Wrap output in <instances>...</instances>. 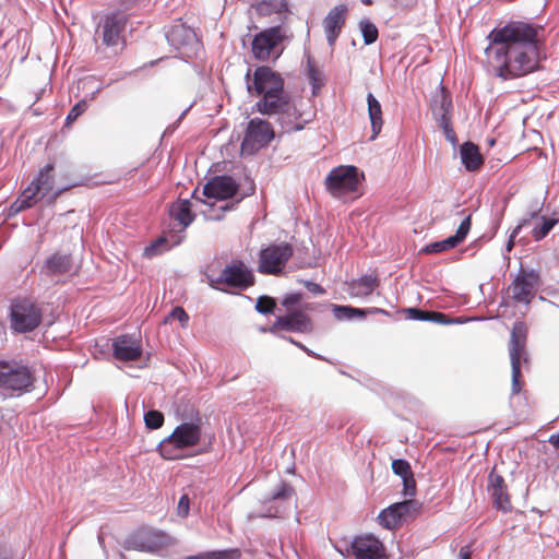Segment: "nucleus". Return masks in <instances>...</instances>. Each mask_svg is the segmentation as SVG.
I'll return each instance as SVG.
<instances>
[{"mask_svg": "<svg viewBox=\"0 0 559 559\" xmlns=\"http://www.w3.org/2000/svg\"><path fill=\"white\" fill-rule=\"evenodd\" d=\"M247 91L259 97L253 110L264 116H276L284 132H297L312 121L314 114L302 109V100L292 97L284 88L283 76L270 67H257L246 75Z\"/></svg>", "mask_w": 559, "mask_h": 559, "instance_id": "nucleus-1", "label": "nucleus"}, {"mask_svg": "<svg viewBox=\"0 0 559 559\" xmlns=\"http://www.w3.org/2000/svg\"><path fill=\"white\" fill-rule=\"evenodd\" d=\"M485 55L496 74L510 80L524 75V22H510L487 35Z\"/></svg>", "mask_w": 559, "mask_h": 559, "instance_id": "nucleus-2", "label": "nucleus"}, {"mask_svg": "<svg viewBox=\"0 0 559 559\" xmlns=\"http://www.w3.org/2000/svg\"><path fill=\"white\" fill-rule=\"evenodd\" d=\"M205 277L211 288L222 293L229 289L246 290L254 285V275L242 260H233L221 272L215 262L207 265Z\"/></svg>", "mask_w": 559, "mask_h": 559, "instance_id": "nucleus-3", "label": "nucleus"}, {"mask_svg": "<svg viewBox=\"0 0 559 559\" xmlns=\"http://www.w3.org/2000/svg\"><path fill=\"white\" fill-rule=\"evenodd\" d=\"M201 425L202 419L199 413L191 416L189 421L181 423L174 431L164 438L157 450L159 454L166 460L181 459V451L187 448L197 445L201 440Z\"/></svg>", "mask_w": 559, "mask_h": 559, "instance_id": "nucleus-4", "label": "nucleus"}, {"mask_svg": "<svg viewBox=\"0 0 559 559\" xmlns=\"http://www.w3.org/2000/svg\"><path fill=\"white\" fill-rule=\"evenodd\" d=\"M31 369L16 360H0V393L3 396H20L33 389Z\"/></svg>", "mask_w": 559, "mask_h": 559, "instance_id": "nucleus-5", "label": "nucleus"}, {"mask_svg": "<svg viewBox=\"0 0 559 559\" xmlns=\"http://www.w3.org/2000/svg\"><path fill=\"white\" fill-rule=\"evenodd\" d=\"M43 312L39 306L27 298H17L10 306V325L16 333L34 331L41 323Z\"/></svg>", "mask_w": 559, "mask_h": 559, "instance_id": "nucleus-6", "label": "nucleus"}, {"mask_svg": "<svg viewBox=\"0 0 559 559\" xmlns=\"http://www.w3.org/2000/svg\"><path fill=\"white\" fill-rule=\"evenodd\" d=\"M293 247L287 242L272 243L260 250L258 272L261 274H280L293 255Z\"/></svg>", "mask_w": 559, "mask_h": 559, "instance_id": "nucleus-7", "label": "nucleus"}, {"mask_svg": "<svg viewBox=\"0 0 559 559\" xmlns=\"http://www.w3.org/2000/svg\"><path fill=\"white\" fill-rule=\"evenodd\" d=\"M358 185V168L353 165L335 167L325 178L326 189L333 197H341L344 193L356 191Z\"/></svg>", "mask_w": 559, "mask_h": 559, "instance_id": "nucleus-8", "label": "nucleus"}, {"mask_svg": "<svg viewBox=\"0 0 559 559\" xmlns=\"http://www.w3.org/2000/svg\"><path fill=\"white\" fill-rule=\"evenodd\" d=\"M546 38L543 26L526 24V74L540 69L539 62L546 59Z\"/></svg>", "mask_w": 559, "mask_h": 559, "instance_id": "nucleus-9", "label": "nucleus"}, {"mask_svg": "<svg viewBox=\"0 0 559 559\" xmlns=\"http://www.w3.org/2000/svg\"><path fill=\"white\" fill-rule=\"evenodd\" d=\"M127 544L130 549L155 554L164 550L173 540L163 531L142 528L130 536Z\"/></svg>", "mask_w": 559, "mask_h": 559, "instance_id": "nucleus-10", "label": "nucleus"}, {"mask_svg": "<svg viewBox=\"0 0 559 559\" xmlns=\"http://www.w3.org/2000/svg\"><path fill=\"white\" fill-rule=\"evenodd\" d=\"M165 37L175 50L186 56L195 53L200 47V41L194 29L186 25L181 20L175 21L174 24L167 28Z\"/></svg>", "mask_w": 559, "mask_h": 559, "instance_id": "nucleus-11", "label": "nucleus"}, {"mask_svg": "<svg viewBox=\"0 0 559 559\" xmlns=\"http://www.w3.org/2000/svg\"><path fill=\"white\" fill-rule=\"evenodd\" d=\"M274 139V130L271 123L261 118H252L241 143V150L249 154L266 146Z\"/></svg>", "mask_w": 559, "mask_h": 559, "instance_id": "nucleus-12", "label": "nucleus"}, {"mask_svg": "<svg viewBox=\"0 0 559 559\" xmlns=\"http://www.w3.org/2000/svg\"><path fill=\"white\" fill-rule=\"evenodd\" d=\"M284 38L283 29L280 25L269 27L254 35L252 39V53L255 59L266 60L274 56L280 57L277 46Z\"/></svg>", "mask_w": 559, "mask_h": 559, "instance_id": "nucleus-13", "label": "nucleus"}, {"mask_svg": "<svg viewBox=\"0 0 559 559\" xmlns=\"http://www.w3.org/2000/svg\"><path fill=\"white\" fill-rule=\"evenodd\" d=\"M524 350V323L516 321L511 330L509 354L512 369V394L520 393L521 379V354Z\"/></svg>", "mask_w": 559, "mask_h": 559, "instance_id": "nucleus-14", "label": "nucleus"}, {"mask_svg": "<svg viewBox=\"0 0 559 559\" xmlns=\"http://www.w3.org/2000/svg\"><path fill=\"white\" fill-rule=\"evenodd\" d=\"M127 21L128 14L122 13L120 10L107 14L98 29L102 43L107 47H118L120 44H123L121 34L124 31Z\"/></svg>", "mask_w": 559, "mask_h": 559, "instance_id": "nucleus-15", "label": "nucleus"}, {"mask_svg": "<svg viewBox=\"0 0 559 559\" xmlns=\"http://www.w3.org/2000/svg\"><path fill=\"white\" fill-rule=\"evenodd\" d=\"M355 559H385L382 542L373 535L357 536L350 543Z\"/></svg>", "mask_w": 559, "mask_h": 559, "instance_id": "nucleus-16", "label": "nucleus"}, {"mask_svg": "<svg viewBox=\"0 0 559 559\" xmlns=\"http://www.w3.org/2000/svg\"><path fill=\"white\" fill-rule=\"evenodd\" d=\"M278 331L308 333L312 331V322L305 312L299 310L292 311L285 316L277 317L270 328L271 333H277Z\"/></svg>", "mask_w": 559, "mask_h": 559, "instance_id": "nucleus-17", "label": "nucleus"}, {"mask_svg": "<svg viewBox=\"0 0 559 559\" xmlns=\"http://www.w3.org/2000/svg\"><path fill=\"white\" fill-rule=\"evenodd\" d=\"M417 506V501L412 499L395 502L379 513V523L386 530H394L411 512L416 510Z\"/></svg>", "mask_w": 559, "mask_h": 559, "instance_id": "nucleus-18", "label": "nucleus"}, {"mask_svg": "<svg viewBox=\"0 0 559 559\" xmlns=\"http://www.w3.org/2000/svg\"><path fill=\"white\" fill-rule=\"evenodd\" d=\"M238 185L235 179L227 175L213 177L204 187L203 195L218 200H225L236 194Z\"/></svg>", "mask_w": 559, "mask_h": 559, "instance_id": "nucleus-19", "label": "nucleus"}, {"mask_svg": "<svg viewBox=\"0 0 559 559\" xmlns=\"http://www.w3.org/2000/svg\"><path fill=\"white\" fill-rule=\"evenodd\" d=\"M471 229V215L466 216L460 224L455 235L443 240L428 243L423 248L424 253H439L455 248L467 236Z\"/></svg>", "mask_w": 559, "mask_h": 559, "instance_id": "nucleus-20", "label": "nucleus"}, {"mask_svg": "<svg viewBox=\"0 0 559 559\" xmlns=\"http://www.w3.org/2000/svg\"><path fill=\"white\" fill-rule=\"evenodd\" d=\"M114 356L118 360H135L142 355V347L138 340L130 335H120L112 341Z\"/></svg>", "mask_w": 559, "mask_h": 559, "instance_id": "nucleus-21", "label": "nucleus"}, {"mask_svg": "<svg viewBox=\"0 0 559 559\" xmlns=\"http://www.w3.org/2000/svg\"><path fill=\"white\" fill-rule=\"evenodd\" d=\"M347 8L344 4L334 7L323 21L326 40L333 46L338 37L341 29L345 23Z\"/></svg>", "mask_w": 559, "mask_h": 559, "instance_id": "nucleus-22", "label": "nucleus"}, {"mask_svg": "<svg viewBox=\"0 0 559 559\" xmlns=\"http://www.w3.org/2000/svg\"><path fill=\"white\" fill-rule=\"evenodd\" d=\"M487 491L497 509L508 511L511 508L502 476L491 472L488 476Z\"/></svg>", "mask_w": 559, "mask_h": 559, "instance_id": "nucleus-23", "label": "nucleus"}, {"mask_svg": "<svg viewBox=\"0 0 559 559\" xmlns=\"http://www.w3.org/2000/svg\"><path fill=\"white\" fill-rule=\"evenodd\" d=\"M72 270V258L67 253H53L46 259L41 272L47 276L63 275Z\"/></svg>", "mask_w": 559, "mask_h": 559, "instance_id": "nucleus-24", "label": "nucleus"}, {"mask_svg": "<svg viewBox=\"0 0 559 559\" xmlns=\"http://www.w3.org/2000/svg\"><path fill=\"white\" fill-rule=\"evenodd\" d=\"M379 286L376 275L368 274L353 280L348 285V292L354 297H367Z\"/></svg>", "mask_w": 559, "mask_h": 559, "instance_id": "nucleus-25", "label": "nucleus"}, {"mask_svg": "<svg viewBox=\"0 0 559 559\" xmlns=\"http://www.w3.org/2000/svg\"><path fill=\"white\" fill-rule=\"evenodd\" d=\"M461 162L468 171L476 170L483 164L479 148L472 142H465L460 147Z\"/></svg>", "mask_w": 559, "mask_h": 559, "instance_id": "nucleus-26", "label": "nucleus"}, {"mask_svg": "<svg viewBox=\"0 0 559 559\" xmlns=\"http://www.w3.org/2000/svg\"><path fill=\"white\" fill-rule=\"evenodd\" d=\"M53 165L47 164L39 170L37 177L31 182V186L44 198L53 189Z\"/></svg>", "mask_w": 559, "mask_h": 559, "instance_id": "nucleus-27", "label": "nucleus"}, {"mask_svg": "<svg viewBox=\"0 0 559 559\" xmlns=\"http://www.w3.org/2000/svg\"><path fill=\"white\" fill-rule=\"evenodd\" d=\"M170 216L177 221L183 228H187L194 219L191 212V202L189 199L178 200L169 209Z\"/></svg>", "mask_w": 559, "mask_h": 559, "instance_id": "nucleus-28", "label": "nucleus"}, {"mask_svg": "<svg viewBox=\"0 0 559 559\" xmlns=\"http://www.w3.org/2000/svg\"><path fill=\"white\" fill-rule=\"evenodd\" d=\"M367 105L372 131L371 140H374L383 126L381 104L372 93H368Z\"/></svg>", "mask_w": 559, "mask_h": 559, "instance_id": "nucleus-29", "label": "nucleus"}, {"mask_svg": "<svg viewBox=\"0 0 559 559\" xmlns=\"http://www.w3.org/2000/svg\"><path fill=\"white\" fill-rule=\"evenodd\" d=\"M556 218H548L545 216H536L532 215L530 221L526 219V225H533L531 234L536 241L546 237V235L552 229V227L557 224Z\"/></svg>", "mask_w": 559, "mask_h": 559, "instance_id": "nucleus-30", "label": "nucleus"}, {"mask_svg": "<svg viewBox=\"0 0 559 559\" xmlns=\"http://www.w3.org/2000/svg\"><path fill=\"white\" fill-rule=\"evenodd\" d=\"M431 110L433 118L442 116V114H450L452 110V99L450 94L444 90L443 86L436 93L431 104Z\"/></svg>", "mask_w": 559, "mask_h": 559, "instance_id": "nucleus-31", "label": "nucleus"}, {"mask_svg": "<svg viewBox=\"0 0 559 559\" xmlns=\"http://www.w3.org/2000/svg\"><path fill=\"white\" fill-rule=\"evenodd\" d=\"M294 495H295L294 488L290 485H288L287 483L282 481L275 490L270 492L263 499V503L266 506V504H270L275 501H287V500H290Z\"/></svg>", "mask_w": 559, "mask_h": 559, "instance_id": "nucleus-32", "label": "nucleus"}, {"mask_svg": "<svg viewBox=\"0 0 559 559\" xmlns=\"http://www.w3.org/2000/svg\"><path fill=\"white\" fill-rule=\"evenodd\" d=\"M333 314L337 320L364 319L366 310L350 306L334 305Z\"/></svg>", "mask_w": 559, "mask_h": 559, "instance_id": "nucleus-33", "label": "nucleus"}, {"mask_svg": "<svg viewBox=\"0 0 559 559\" xmlns=\"http://www.w3.org/2000/svg\"><path fill=\"white\" fill-rule=\"evenodd\" d=\"M508 295L518 302L524 301V270L522 262H520V271L513 283L508 287Z\"/></svg>", "mask_w": 559, "mask_h": 559, "instance_id": "nucleus-34", "label": "nucleus"}, {"mask_svg": "<svg viewBox=\"0 0 559 559\" xmlns=\"http://www.w3.org/2000/svg\"><path fill=\"white\" fill-rule=\"evenodd\" d=\"M359 27L361 31V35L364 38L365 45H371L378 39V28L377 26L368 20H362L359 22Z\"/></svg>", "mask_w": 559, "mask_h": 559, "instance_id": "nucleus-35", "label": "nucleus"}, {"mask_svg": "<svg viewBox=\"0 0 559 559\" xmlns=\"http://www.w3.org/2000/svg\"><path fill=\"white\" fill-rule=\"evenodd\" d=\"M144 423L148 429H158L164 424V415L159 411L151 409L144 414Z\"/></svg>", "mask_w": 559, "mask_h": 559, "instance_id": "nucleus-36", "label": "nucleus"}, {"mask_svg": "<svg viewBox=\"0 0 559 559\" xmlns=\"http://www.w3.org/2000/svg\"><path fill=\"white\" fill-rule=\"evenodd\" d=\"M276 302L274 298L269 296H260L255 304V310L261 314L272 313Z\"/></svg>", "mask_w": 559, "mask_h": 559, "instance_id": "nucleus-37", "label": "nucleus"}, {"mask_svg": "<svg viewBox=\"0 0 559 559\" xmlns=\"http://www.w3.org/2000/svg\"><path fill=\"white\" fill-rule=\"evenodd\" d=\"M392 471L395 475L401 478L407 477L412 475V469L409 463L404 459H395L392 461Z\"/></svg>", "mask_w": 559, "mask_h": 559, "instance_id": "nucleus-38", "label": "nucleus"}, {"mask_svg": "<svg viewBox=\"0 0 559 559\" xmlns=\"http://www.w3.org/2000/svg\"><path fill=\"white\" fill-rule=\"evenodd\" d=\"M427 322H433V323H438V324H442V325H450V324L463 323L464 320H462L460 318L450 319L441 312L430 311Z\"/></svg>", "mask_w": 559, "mask_h": 559, "instance_id": "nucleus-39", "label": "nucleus"}, {"mask_svg": "<svg viewBox=\"0 0 559 559\" xmlns=\"http://www.w3.org/2000/svg\"><path fill=\"white\" fill-rule=\"evenodd\" d=\"M87 100L86 99H82L80 102H78L72 108L71 110L69 111L67 118H66V123L67 124H71L73 121H75L82 114H84L87 109Z\"/></svg>", "mask_w": 559, "mask_h": 559, "instance_id": "nucleus-40", "label": "nucleus"}, {"mask_svg": "<svg viewBox=\"0 0 559 559\" xmlns=\"http://www.w3.org/2000/svg\"><path fill=\"white\" fill-rule=\"evenodd\" d=\"M144 2L145 0H119L118 10L129 15L131 12L144 7Z\"/></svg>", "mask_w": 559, "mask_h": 559, "instance_id": "nucleus-41", "label": "nucleus"}, {"mask_svg": "<svg viewBox=\"0 0 559 559\" xmlns=\"http://www.w3.org/2000/svg\"><path fill=\"white\" fill-rule=\"evenodd\" d=\"M307 68H308L307 74H308L309 81L312 85V88L313 90L319 88L322 85V83L320 82V73L316 69L313 63L311 62V59L309 56L307 57Z\"/></svg>", "mask_w": 559, "mask_h": 559, "instance_id": "nucleus-42", "label": "nucleus"}, {"mask_svg": "<svg viewBox=\"0 0 559 559\" xmlns=\"http://www.w3.org/2000/svg\"><path fill=\"white\" fill-rule=\"evenodd\" d=\"M169 317L178 320L182 328H187L189 323V316L182 307H175L170 312Z\"/></svg>", "mask_w": 559, "mask_h": 559, "instance_id": "nucleus-43", "label": "nucleus"}, {"mask_svg": "<svg viewBox=\"0 0 559 559\" xmlns=\"http://www.w3.org/2000/svg\"><path fill=\"white\" fill-rule=\"evenodd\" d=\"M264 9H267L270 12H276V13H286L288 12V5L284 1H278L275 3H267L263 2L260 7L261 11H264Z\"/></svg>", "mask_w": 559, "mask_h": 559, "instance_id": "nucleus-44", "label": "nucleus"}, {"mask_svg": "<svg viewBox=\"0 0 559 559\" xmlns=\"http://www.w3.org/2000/svg\"><path fill=\"white\" fill-rule=\"evenodd\" d=\"M403 480V495L404 496H414L416 492V481L414 479V475H408L407 477L402 478Z\"/></svg>", "mask_w": 559, "mask_h": 559, "instance_id": "nucleus-45", "label": "nucleus"}, {"mask_svg": "<svg viewBox=\"0 0 559 559\" xmlns=\"http://www.w3.org/2000/svg\"><path fill=\"white\" fill-rule=\"evenodd\" d=\"M39 194L33 186H28L24 189L19 198L24 201V203H29V207H32L36 202V195Z\"/></svg>", "mask_w": 559, "mask_h": 559, "instance_id": "nucleus-46", "label": "nucleus"}, {"mask_svg": "<svg viewBox=\"0 0 559 559\" xmlns=\"http://www.w3.org/2000/svg\"><path fill=\"white\" fill-rule=\"evenodd\" d=\"M408 318L417 321H428L430 311H423L418 308H407Z\"/></svg>", "mask_w": 559, "mask_h": 559, "instance_id": "nucleus-47", "label": "nucleus"}, {"mask_svg": "<svg viewBox=\"0 0 559 559\" xmlns=\"http://www.w3.org/2000/svg\"><path fill=\"white\" fill-rule=\"evenodd\" d=\"M301 297L302 295L300 293H292V294H288L286 295L283 300H282V305L289 309L296 305H298L301 300Z\"/></svg>", "mask_w": 559, "mask_h": 559, "instance_id": "nucleus-48", "label": "nucleus"}, {"mask_svg": "<svg viewBox=\"0 0 559 559\" xmlns=\"http://www.w3.org/2000/svg\"><path fill=\"white\" fill-rule=\"evenodd\" d=\"M26 209H29V203H24L21 198H17L10 206L9 209V215H15L20 213L21 211H24Z\"/></svg>", "mask_w": 559, "mask_h": 559, "instance_id": "nucleus-49", "label": "nucleus"}, {"mask_svg": "<svg viewBox=\"0 0 559 559\" xmlns=\"http://www.w3.org/2000/svg\"><path fill=\"white\" fill-rule=\"evenodd\" d=\"M26 209H29V203H24L21 198H17L10 206L9 209V215H15L20 213L21 211H24Z\"/></svg>", "mask_w": 559, "mask_h": 559, "instance_id": "nucleus-50", "label": "nucleus"}, {"mask_svg": "<svg viewBox=\"0 0 559 559\" xmlns=\"http://www.w3.org/2000/svg\"><path fill=\"white\" fill-rule=\"evenodd\" d=\"M162 245H166V239L163 238V237H159L151 246L145 248V252H144L145 255H147V257L156 255L159 252L158 251V247L162 246Z\"/></svg>", "mask_w": 559, "mask_h": 559, "instance_id": "nucleus-51", "label": "nucleus"}, {"mask_svg": "<svg viewBox=\"0 0 559 559\" xmlns=\"http://www.w3.org/2000/svg\"><path fill=\"white\" fill-rule=\"evenodd\" d=\"M189 513V497L183 495L180 497L178 502V514L180 516H187Z\"/></svg>", "mask_w": 559, "mask_h": 559, "instance_id": "nucleus-52", "label": "nucleus"}, {"mask_svg": "<svg viewBox=\"0 0 559 559\" xmlns=\"http://www.w3.org/2000/svg\"><path fill=\"white\" fill-rule=\"evenodd\" d=\"M435 120L437 121L438 126L444 130L449 127L452 126L451 123V112L450 114H442V116H438L435 118Z\"/></svg>", "mask_w": 559, "mask_h": 559, "instance_id": "nucleus-53", "label": "nucleus"}, {"mask_svg": "<svg viewBox=\"0 0 559 559\" xmlns=\"http://www.w3.org/2000/svg\"><path fill=\"white\" fill-rule=\"evenodd\" d=\"M304 284H305L306 288L314 295H322L325 292L321 285H319L314 282L305 281Z\"/></svg>", "mask_w": 559, "mask_h": 559, "instance_id": "nucleus-54", "label": "nucleus"}, {"mask_svg": "<svg viewBox=\"0 0 559 559\" xmlns=\"http://www.w3.org/2000/svg\"><path fill=\"white\" fill-rule=\"evenodd\" d=\"M521 228H522V223H520V224L514 228V230L512 231V234L510 235L509 240H508V242H507V245H506V250H507V251H511V250H512V248H513V246H514V242H515L514 238H515V236L519 234V231L521 230Z\"/></svg>", "mask_w": 559, "mask_h": 559, "instance_id": "nucleus-55", "label": "nucleus"}, {"mask_svg": "<svg viewBox=\"0 0 559 559\" xmlns=\"http://www.w3.org/2000/svg\"><path fill=\"white\" fill-rule=\"evenodd\" d=\"M283 513H284V509L281 508L280 506H276V507H270L266 510V513L264 515L270 516V518H275V516H281Z\"/></svg>", "mask_w": 559, "mask_h": 559, "instance_id": "nucleus-56", "label": "nucleus"}, {"mask_svg": "<svg viewBox=\"0 0 559 559\" xmlns=\"http://www.w3.org/2000/svg\"><path fill=\"white\" fill-rule=\"evenodd\" d=\"M443 133H444V136H445L447 141H449L453 145L456 144V135H455V132H454L452 126L447 128V129H444Z\"/></svg>", "mask_w": 559, "mask_h": 559, "instance_id": "nucleus-57", "label": "nucleus"}, {"mask_svg": "<svg viewBox=\"0 0 559 559\" xmlns=\"http://www.w3.org/2000/svg\"><path fill=\"white\" fill-rule=\"evenodd\" d=\"M537 281H538L537 274H535L534 272H530V273L526 272V280H525L526 287L534 285L535 283H537Z\"/></svg>", "mask_w": 559, "mask_h": 559, "instance_id": "nucleus-58", "label": "nucleus"}, {"mask_svg": "<svg viewBox=\"0 0 559 559\" xmlns=\"http://www.w3.org/2000/svg\"><path fill=\"white\" fill-rule=\"evenodd\" d=\"M459 558L460 559H471V550H469L468 546H464L460 549Z\"/></svg>", "mask_w": 559, "mask_h": 559, "instance_id": "nucleus-59", "label": "nucleus"}, {"mask_svg": "<svg viewBox=\"0 0 559 559\" xmlns=\"http://www.w3.org/2000/svg\"><path fill=\"white\" fill-rule=\"evenodd\" d=\"M284 340H287L288 342L295 344L297 347L301 348L302 350H305L306 353H308L309 355H312L314 356V353H312L310 349H308L306 346H304L302 344H300L299 342H296L294 341L292 337H285L283 336Z\"/></svg>", "mask_w": 559, "mask_h": 559, "instance_id": "nucleus-60", "label": "nucleus"}, {"mask_svg": "<svg viewBox=\"0 0 559 559\" xmlns=\"http://www.w3.org/2000/svg\"><path fill=\"white\" fill-rule=\"evenodd\" d=\"M533 154L536 155V156H540L542 155V151L536 145H534L532 147H526V158H528Z\"/></svg>", "mask_w": 559, "mask_h": 559, "instance_id": "nucleus-61", "label": "nucleus"}, {"mask_svg": "<svg viewBox=\"0 0 559 559\" xmlns=\"http://www.w3.org/2000/svg\"><path fill=\"white\" fill-rule=\"evenodd\" d=\"M366 310V314L367 313H371V314H376V313H381V314H385V316H389V311L384 310V309H381V308H368V309H365Z\"/></svg>", "mask_w": 559, "mask_h": 559, "instance_id": "nucleus-62", "label": "nucleus"}, {"mask_svg": "<svg viewBox=\"0 0 559 559\" xmlns=\"http://www.w3.org/2000/svg\"><path fill=\"white\" fill-rule=\"evenodd\" d=\"M549 442L559 450V432L556 435H551L549 438Z\"/></svg>", "mask_w": 559, "mask_h": 559, "instance_id": "nucleus-63", "label": "nucleus"}, {"mask_svg": "<svg viewBox=\"0 0 559 559\" xmlns=\"http://www.w3.org/2000/svg\"><path fill=\"white\" fill-rule=\"evenodd\" d=\"M530 135H531L532 138L536 139V140L542 141V135H540V133H539V132H537L536 130H532V131L530 132ZM527 136H528V134L526 133V138H527Z\"/></svg>", "mask_w": 559, "mask_h": 559, "instance_id": "nucleus-64", "label": "nucleus"}]
</instances>
